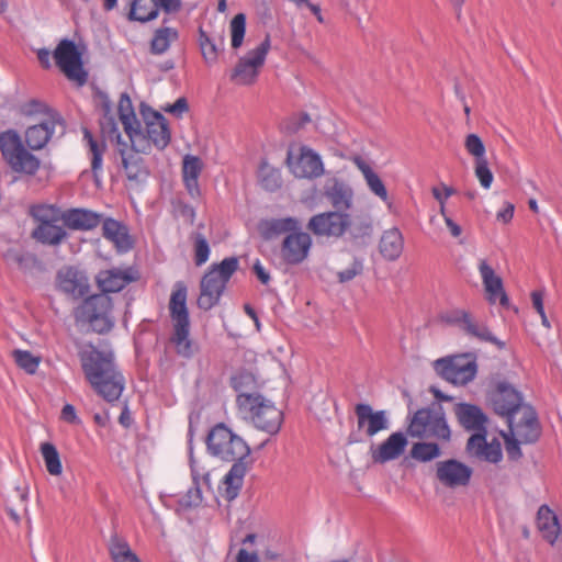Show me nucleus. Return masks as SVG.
<instances>
[{
	"label": "nucleus",
	"instance_id": "a18cd8bd",
	"mask_svg": "<svg viewBox=\"0 0 562 562\" xmlns=\"http://www.w3.org/2000/svg\"><path fill=\"white\" fill-rule=\"evenodd\" d=\"M47 472L58 476L63 472V465L57 448L50 442H43L40 447Z\"/></svg>",
	"mask_w": 562,
	"mask_h": 562
},
{
	"label": "nucleus",
	"instance_id": "cd10ccee",
	"mask_svg": "<svg viewBox=\"0 0 562 562\" xmlns=\"http://www.w3.org/2000/svg\"><path fill=\"white\" fill-rule=\"evenodd\" d=\"M324 194L334 211L347 212L353 205V189L345 180L334 178L325 186Z\"/></svg>",
	"mask_w": 562,
	"mask_h": 562
},
{
	"label": "nucleus",
	"instance_id": "f257e3e1",
	"mask_svg": "<svg viewBox=\"0 0 562 562\" xmlns=\"http://www.w3.org/2000/svg\"><path fill=\"white\" fill-rule=\"evenodd\" d=\"M78 357L92 390L108 403L117 402L125 389V378L112 348L105 344H83L78 349Z\"/></svg>",
	"mask_w": 562,
	"mask_h": 562
},
{
	"label": "nucleus",
	"instance_id": "a211bd4d",
	"mask_svg": "<svg viewBox=\"0 0 562 562\" xmlns=\"http://www.w3.org/2000/svg\"><path fill=\"white\" fill-rule=\"evenodd\" d=\"M117 111L120 121L123 124L133 148L136 151H146L148 149V143L144 136L140 123L136 117L132 100L126 92L122 93L120 97Z\"/></svg>",
	"mask_w": 562,
	"mask_h": 562
},
{
	"label": "nucleus",
	"instance_id": "aec40b11",
	"mask_svg": "<svg viewBox=\"0 0 562 562\" xmlns=\"http://www.w3.org/2000/svg\"><path fill=\"white\" fill-rule=\"evenodd\" d=\"M57 289L67 296L79 300L90 289L89 279L85 271L75 267H65L57 272Z\"/></svg>",
	"mask_w": 562,
	"mask_h": 562
},
{
	"label": "nucleus",
	"instance_id": "1a4fd4ad",
	"mask_svg": "<svg viewBox=\"0 0 562 562\" xmlns=\"http://www.w3.org/2000/svg\"><path fill=\"white\" fill-rule=\"evenodd\" d=\"M0 151L4 161L15 172L34 176L40 169V159L24 147L21 136L14 130L0 134Z\"/></svg>",
	"mask_w": 562,
	"mask_h": 562
},
{
	"label": "nucleus",
	"instance_id": "37998d69",
	"mask_svg": "<svg viewBox=\"0 0 562 562\" xmlns=\"http://www.w3.org/2000/svg\"><path fill=\"white\" fill-rule=\"evenodd\" d=\"M3 257L8 265L23 271H29L37 265V258L22 249L10 248L4 252Z\"/></svg>",
	"mask_w": 562,
	"mask_h": 562
},
{
	"label": "nucleus",
	"instance_id": "9d476101",
	"mask_svg": "<svg viewBox=\"0 0 562 562\" xmlns=\"http://www.w3.org/2000/svg\"><path fill=\"white\" fill-rule=\"evenodd\" d=\"M434 370L453 385H465L474 380L477 364L470 353L453 355L435 360Z\"/></svg>",
	"mask_w": 562,
	"mask_h": 562
},
{
	"label": "nucleus",
	"instance_id": "2f4dec72",
	"mask_svg": "<svg viewBox=\"0 0 562 562\" xmlns=\"http://www.w3.org/2000/svg\"><path fill=\"white\" fill-rule=\"evenodd\" d=\"M103 237L114 244L117 251L126 252L133 241L125 225L114 218H105L102 223Z\"/></svg>",
	"mask_w": 562,
	"mask_h": 562
},
{
	"label": "nucleus",
	"instance_id": "8fccbe9b",
	"mask_svg": "<svg viewBox=\"0 0 562 562\" xmlns=\"http://www.w3.org/2000/svg\"><path fill=\"white\" fill-rule=\"evenodd\" d=\"M547 295V291L544 288H539L529 293V299L531 302V307L535 310V312L540 316L541 324L546 328H550V322L548 319V316L546 314V307H544V297Z\"/></svg>",
	"mask_w": 562,
	"mask_h": 562
},
{
	"label": "nucleus",
	"instance_id": "5fc2aeb1",
	"mask_svg": "<svg viewBox=\"0 0 562 562\" xmlns=\"http://www.w3.org/2000/svg\"><path fill=\"white\" fill-rule=\"evenodd\" d=\"M468 153L475 157V161L485 158V146L482 139L476 134H469L464 143Z\"/></svg>",
	"mask_w": 562,
	"mask_h": 562
},
{
	"label": "nucleus",
	"instance_id": "473e14b6",
	"mask_svg": "<svg viewBox=\"0 0 562 562\" xmlns=\"http://www.w3.org/2000/svg\"><path fill=\"white\" fill-rule=\"evenodd\" d=\"M381 256L387 261L397 260L404 250V237L397 227L384 231L379 241Z\"/></svg>",
	"mask_w": 562,
	"mask_h": 562
},
{
	"label": "nucleus",
	"instance_id": "72a5a7b5",
	"mask_svg": "<svg viewBox=\"0 0 562 562\" xmlns=\"http://www.w3.org/2000/svg\"><path fill=\"white\" fill-rule=\"evenodd\" d=\"M203 169V162L200 157L186 155L182 162V180L184 187L192 198L200 195L199 178Z\"/></svg>",
	"mask_w": 562,
	"mask_h": 562
},
{
	"label": "nucleus",
	"instance_id": "c85d7f7f",
	"mask_svg": "<svg viewBox=\"0 0 562 562\" xmlns=\"http://www.w3.org/2000/svg\"><path fill=\"white\" fill-rule=\"evenodd\" d=\"M536 527L541 538L551 546L562 536V528L557 514L546 504L541 505L537 512Z\"/></svg>",
	"mask_w": 562,
	"mask_h": 562
},
{
	"label": "nucleus",
	"instance_id": "774afa93",
	"mask_svg": "<svg viewBox=\"0 0 562 562\" xmlns=\"http://www.w3.org/2000/svg\"><path fill=\"white\" fill-rule=\"evenodd\" d=\"M236 562H259V557L257 552H248L241 548L236 554Z\"/></svg>",
	"mask_w": 562,
	"mask_h": 562
},
{
	"label": "nucleus",
	"instance_id": "393cba45",
	"mask_svg": "<svg viewBox=\"0 0 562 562\" xmlns=\"http://www.w3.org/2000/svg\"><path fill=\"white\" fill-rule=\"evenodd\" d=\"M479 272L482 279L484 290L486 292V300L490 304L499 303L502 306L509 305V299L504 290L503 280L497 276L485 259L479 262Z\"/></svg>",
	"mask_w": 562,
	"mask_h": 562
},
{
	"label": "nucleus",
	"instance_id": "6e6552de",
	"mask_svg": "<svg viewBox=\"0 0 562 562\" xmlns=\"http://www.w3.org/2000/svg\"><path fill=\"white\" fill-rule=\"evenodd\" d=\"M77 323L88 325L93 331L104 334L115 324L113 302L106 294H93L86 297L74 311Z\"/></svg>",
	"mask_w": 562,
	"mask_h": 562
},
{
	"label": "nucleus",
	"instance_id": "3c124183",
	"mask_svg": "<svg viewBox=\"0 0 562 562\" xmlns=\"http://www.w3.org/2000/svg\"><path fill=\"white\" fill-rule=\"evenodd\" d=\"M246 32V15L244 13L236 14L231 21L232 47L241 46Z\"/></svg>",
	"mask_w": 562,
	"mask_h": 562
},
{
	"label": "nucleus",
	"instance_id": "6e6d98bb",
	"mask_svg": "<svg viewBox=\"0 0 562 562\" xmlns=\"http://www.w3.org/2000/svg\"><path fill=\"white\" fill-rule=\"evenodd\" d=\"M475 176L484 189L491 188L494 177L486 159L475 161Z\"/></svg>",
	"mask_w": 562,
	"mask_h": 562
},
{
	"label": "nucleus",
	"instance_id": "bb28decb",
	"mask_svg": "<svg viewBox=\"0 0 562 562\" xmlns=\"http://www.w3.org/2000/svg\"><path fill=\"white\" fill-rule=\"evenodd\" d=\"M453 322L460 324L462 330H464L467 335L474 337L480 341L491 342L496 345L499 349L505 346V344L501 341L484 323L475 322L467 311H456L453 313Z\"/></svg>",
	"mask_w": 562,
	"mask_h": 562
},
{
	"label": "nucleus",
	"instance_id": "4c0bfd02",
	"mask_svg": "<svg viewBox=\"0 0 562 562\" xmlns=\"http://www.w3.org/2000/svg\"><path fill=\"white\" fill-rule=\"evenodd\" d=\"M178 37L179 33L175 27L162 26L157 29L150 41V53L153 55L165 54Z\"/></svg>",
	"mask_w": 562,
	"mask_h": 562
},
{
	"label": "nucleus",
	"instance_id": "e433bc0d",
	"mask_svg": "<svg viewBox=\"0 0 562 562\" xmlns=\"http://www.w3.org/2000/svg\"><path fill=\"white\" fill-rule=\"evenodd\" d=\"M83 139L87 142L89 155L91 157V170L94 180L98 182L103 172V154L105 151L104 142L97 140L89 130L83 131Z\"/></svg>",
	"mask_w": 562,
	"mask_h": 562
},
{
	"label": "nucleus",
	"instance_id": "f8f14e48",
	"mask_svg": "<svg viewBox=\"0 0 562 562\" xmlns=\"http://www.w3.org/2000/svg\"><path fill=\"white\" fill-rule=\"evenodd\" d=\"M270 47V36L267 35L256 48L238 60L232 72V80L238 85H251L258 76L259 68L265 64Z\"/></svg>",
	"mask_w": 562,
	"mask_h": 562
},
{
	"label": "nucleus",
	"instance_id": "423d86ee",
	"mask_svg": "<svg viewBox=\"0 0 562 562\" xmlns=\"http://www.w3.org/2000/svg\"><path fill=\"white\" fill-rule=\"evenodd\" d=\"M187 285L179 281L170 296L169 312L173 325L171 341L176 347L177 353L190 358L193 353L192 342L190 340V317L187 307Z\"/></svg>",
	"mask_w": 562,
	"mask_h": 562
},
{
	"label": "nucleus",
	"instance_id": "f3484780",
	"mask_svg": "<svg viewBox=\"0 0 562 562\" xmlns=\"http://www.w3.org/2000/svg\"><path fill=\"white\" fill-rule=\"evenodd\" d=\"M143 117L145 122V130H143L146 142L148 143V149L140 151L142 154H148L151 146L159 150L165 149L171 139V132L166 117L151 109L147 111L143 110Z\"/></svg>",
	"mask_w": 562,
	"mask_h": 562
},
{
	"label": "nucleus",
	"instance_id": "dca6fc26",
	"mask_svg": "<svg viewBox=\"0 0 562 562\" xmlns=\"http://www.w3.org/2000/svg\"><path fill=\"white\" fill-rule=\"evenodd\" d=\"M57 66L65 75L77 81L80 86L87 81V72L82 68L81 54L75 43L70 40H63L54 52Z\"/></svg>",
	"mask_w": 562,
	"mask_h": 562
},
{
	"label": "nucleus",
	"instance_id": "13d9d810",
	"mask_svg": "<svg viewBox=\"0 0 562 562\" xmlns=\"http://www.w3.org/2000/svg\"><path fill=\"white\" fill-rule=\"evenodd\" d=\"M542 434V427L539 422L538 413L533 406L529 404V445L537 442Z\"/></svg>",
	"mask_w": 562,
	"mask_h": 562
},
{
	"label": "nucleus",
	"instance_id": "864d4df0",
	"mask_svg": "<svg viewBox=\"0 0 562 562\" xmlns=\"http://www.w3.org/2000/svg\"><path fill=\"white\" fill-rule=\"evenodd\" d=\"M204 487V485L192 484L187 493L179 499L180 506L183 508L198 506L202 502V491Z\"/></svg>",
	"mask_w": 562,
	"mask_h": 562
},
{
	"label": "nucleus",
	"instance_id": "6ab92c4d",
	"mask_svg": "<svg viewBox=\"0 0 562 562\" xmlns=\"http://www.w3.org/2000/svg\"><path fill=\"white\" fill-rule=\"evenodd\" d=\"M472 474V468L457 459H448L436 463L437 480L449 488L468 486Z\"/></svg>",
	"mask_w": 562,
	"mask_h": 562
},
{
	"label": "nucleus",
	"instance_id": "c03bdc74",
	"mask_svg": "<svg viewBox=\"0 0 562 562\" xmlns=\"http://www.w3.org/2000/svg\"><path fill=\"white\" fill-rule=\"evenodd\" d=\"M109 550L113 562H142L127 541L116 536L111 539Z\"/></svg>",
	"mask_w": 562,
	"mask_h": 562
},
{
	"label": "nucleus",
	"instance_id": "39448f33",
	"mask_svg": "<svg viewBox=\"0 0 562 562\" xmlns=\"http://www.w3.org/2000/svg\"><path fill=\"white\" fill-rule=\"evenodd\" d=\"M104 114L101 119V128L104 134L111 139H116L120 147L119 151L122 158V165L125 170L126 177L130 181L135 183H143L147 180L149 171L144 162V159L139 156L140 151H136L133 147L127 148V145L121 142L122 136L119 131L117 123L112 115V108L110 100L105 97L103 102Z\"/></svg>",
	"mask_w": 562,
	"mask_h": 562
},
{
	"label": "nucleus",
	"instance_id": "79ce46f5",
	"mask_svg": "<svg viewBox=\"0 0 562 562\" xmlns=\"http://www.w3.org/2000/svg\"><path fill=\"white\" fill-rule=\"evenodd\" d=\"M232 387L237 392V407L239 408V400L243 395H260L256 392L257 381L255 376L246 371L234 374L231 379Z\"/></svg>",
	"mask_w": 562,
	"mask_h": 562
},
{
	"label": "nucleus",
	"instance_id": "58836bf2",
	"mask_svg": "<svg viewBox=\"0 0 562 562\" xmlns=\"http://www.w3.org/2000/svg\"><path fill=\"white\" fill-rule=\"evenodd\" d=\"M189 439H188V453H189V463L191 469L192 484L204 485L205 488L211 487V479L210 472L205 470L203 465L195 459L193 454V429L190 426L189 428Z\"/></svg>",
	"mask_w": 562,
	"mask_h": 562
},
{
	"label": "nucleus",
	"instance_id": "de8ad7c7",
	"mask_svg": "<svg viewBox=\"0 0 562 562\" xmlns=\"http://www.w3.org/2000/svg\"><path fill=\"white\" fill-rule=\"evenodd\" d=\"M13 359L19 368L29 374H34L40 366V358L33 356L27 350L15 349L12 352Z\"/></svg>",
	"mask_w": 562,
	"mask_h": 562
},
{
	"label": "nucleus",
	"instance_id": "49530a36",
	"mask_svg": "<svg viewBox=\"0 0 562 562\" xmlns=\"http://www.w3.org/2000/svg\"><path fill=\"white\" fill-rule=\"evenodd\" d=\"M440 454V447L435 442H415L411 449V457L419 462L432 461Z\"/></svg>",
	"mask_w": 562,
	"mask_h": 562
},
{
	"label": "nucleus",
	"instance_id": "0e129e2a",
	"mask_svg": "<svg viewBox=\"0 0 562 562\" xmlns=\"http://www.w3.org/2000/svg\"><path fill=\"white\" fill-rule=\"evenodd\" d=\"M157 8H161L166 13H176L181 9L180 0H155Z\"/></svg>",
	"mask_w": 562,
	"mask_h": 562
},
{
	"label": "nucleus",
	"instance_id": "ea45409f",
	"mask_svg": "<svg viewBox=\"0 0 562 562\" xmlns=\"http://www.w3.org/2000/svg\"><path fill=\"white\" fill-rule=\"evenodd\" d=\"M258 180L260 186L269 192H274L282 186L281 171L262 159L258 168Z\"/></svg>",
	"mask_w": 562,
	"mask_h": 562
},
{
	"label": "nucleus",
	"instance_id": "f03ea898",
	"mask_svg": "<svg viewBox=\"0 0 562 562\" xmlns=\"http://www.w3.org/2000/svg\"><path fill=\"white\" fill-rule=\"evenodd\" d=\"M206 448L211 456L225 462H233L223 483L226 499H235L243 487L247 472L245 460L250 454L248 443L225 424L220 423L210 430L206 437Z\"/></svg>",
	"mask_w": 562,
	"mask_h": 562
},
{
	"label": "nucleus",
	"instance_id": "a19ab883",
	"mask_svg": "<svg viewBox=\"0 0 562 562\" xmlns=\"http://www.w3.org/2000/svg\"><path fill=\"white\" fill-rule=\"evenodd\" d=\"M158 16L155 0H132L128 19L137 22H149Z\"/></svg>",
	"mask_w": 562,
	"mask_h": 562
},
{
	"label": "nucleus",
	"instance_id": "20e7f679",
	"mask_svg": "<svg viewBox=\"0 0 562 562\" xmlns=\"http://www.w3.org/2000/svg\"><path fill=\"white\" fill-rule=\"evenodd\" d=\"M237 257H226L220 263H213L202 277L198 306L209 311L218 304L232 276L237 271Z\"/></svg>",
	"mask_w": 562,
	"mask_h": 562
},
{
	"label": "nucleus",
	"instance_id": "c756f323",
	"mask_svg": "<svg viewBox=\"0 0 562 562\" xmlns=\"http://www.w3.org/2000/svg\"><path fill=\"white\" fill-rule=\"evenodd\" d=\"M407 442V438L402 431L393 432L376 449H372V460L375 463L395 460L404 452Z\"/></svg>",
	"mask_w": 562,
	"mask_h": 562
},
{
	"label": "nucleus",
	"instance_id": "ddd939ff",
	"mask_svg": "<svg viewBox=\"0 0 562 562\" xmlns=\"http://www.w3.org/2000/svg\"><path fill=\"white\" fill-rule=\"evenodd\" d=\"M351 215L348 212L327 211L313 215L307 228L316 236L341 237L351 226Z\"/></svg>",
	"mask_w": 562,
	"mask_h": 562
},
{
	"label": "nucleus",
	"instance_id": "7ed1b4c3",
	"mask_svg": "<svg viewBox=\"0 0 562 562\" xmlns=\"http://www.w3.org/2000/svg\"><path fill=\"white\" fill-rule=\"evenodd\" d=\"M459 423L468 430H476L467 442V452L471 458L498 463L503 459L502 445L498 439H486L487 416L474 404L460 403L456 407Z\"/></svg>",
	"mask_w": 562,
	"mask_h": 562
},
{
	"label": "nucleus",
	"instance_id": "e2e57ef3",
	"mask_svg": "<svg viewBox=\"0 0 562 562\" xmlns=\"http://www.w3.org/2000/svg\"><path fill=\"white\" fill-rule=\"evenodd\" d=\"M529 211H532L536 215H539L538 222L540 226H543L544 223L550 224V221L547 216V211L544 207H541L538 205L537 201L535 199L529 198Z\"/></svg>",
	"mask_w": 562,
	"mask_h": 562
},
{
	"label": "nucleus",
	"instance_id": "052dcab7",
	"mask_svg": "<svg viewBox=\"0 0 562 562\" xmlns=\"http://www.w3.org/2000/svg\"><path fill=\"white\" fill-rule=\"evenodd\" d=\"M188 101L183 97L177 99L175 103L169 104L165 108L166 112L175 115L176 117H181L186 112H188Z\"/></svg>",
	"mask_w": 562,
	"mask_h": 562
},
{
	"label": "nucleus",
	"instance_id": "9b49d317",
	"mask_svg": "<svg viewBox=\"0 0 562 562\" xmlns=\"http://www.w3.org/2000/svg\"><path fill=\"white\" fill-rule=\"evenodd\" d=\"M409 432L413 437L436 438L442 441H448L451 437L450 427L441 408L418 409L412 418Z\"/></svg>",
	"mask_w": 562,
	"mask_h": 562
},
{
	"label": "nucleus",
	"instance_id": "4be33fe9",
	"mask_svg": "<svg viewBox=\"0 0 562 562\" xmlns=\"http://www.w3.org/2000/svg\"><path fill=\"white\" fill-rule=\"evenodd\" d=\"M137 280V271L132 267L111 268L99 271L95 277L97 284L102 294L122 291L130 283Z\"/></svg>",
	"mask_w": 562,
	"mask_h": 562
},
{
	"label": "nucleus",
	"instance_id": "680f3d73",
	"mask_svg": "<svg viewBox=\"0 0 562 562\" xmlns=\"http://www.w3.org/2000/svg\"><path fill=\"white\" fill-rule=\"evenodd\" d=\"M60 418L71 425H80L81 419L77 415L76 408L72 404H65L61 408Z\"/></svg>",
	"mask_w": 562,
	"mask_h": 562
},
{
	"label": "nucleus",
	"instance_id": "69168bd1",
	"mask_svg": "<svg viewBox=\"0 0 562 562\" xmlns=\"http://www.w3.org/2000/svg\"><path fill=\"white\" fill-rule=\"evenodd\" d=\"M252 269L262 284H268L270 282V273L265 269L259 259L255 261Z\"/></svg>",
	"mask_w": 562,
	"mask_h": 562
},
{
	"label": "nucleus",
	"instance_id": "4d7b16f0",
	"mask_svg": "<svg viewBox=\"0 0 562 562\" xmlns=\"http://www.w3.org/2000/svg\"><path fill=\"white\" fill-rule=\"evenodd\" d=\"M200 46L205 61L214 63L217 58V47L203 31L200 32Z\"/></svg>",
	"mask_w": 562,
	"mask_h": 562
},
{
	"label": "nucleus",
	"instance_id": "bf43d9fd",
	"mask_svg": "<svg viewBox=\"0 0 562 562\" xmlns=\"http://www.w3.org/2000/svg\"><path fill=\"white\" fill-rule=\"evenodd\" d=\"M362 271H363L362 260L355 258L349 267H347L346 269H344L337 273V278H338L339 282L345 283V282L352 280L357 276L361 274Z\"/></svg>",
	"mask_w": 562,
	"mask_h": 562
},
{
	"label": "nucleus",
	"instance_id": "2eb2a0df",
	"mask_svg": "<svg viewBox=\"0 0 562 562\" xmlns=\"http://www.w3.org/2000/svg\"><path fill=\"white\" fill-rule=\"evenodd\" d=\"M312 246L311 235L301 227L284 236L280 245V257L289 266H299L308 258Z\"/></svg>",
	"mask_w": 562,
	"mask_h": 562
},
{
	"label": "nucleus",
	"instance_id": "4468645a",
	"mask_svg": "<svg viewBox=\"0 0 562 562\" xmlns=\"http://www.w3.org/2000/svg\"><path fill=\"white\" fill-rule=\"evenodd\" d=\"M492 405L496 414L507 420L512 435H515L514 418L522 404V395L506 382L498 383L491 396Z\"/></svg>",
	"mask_w": 562,
	"mask_h": 562
},
{
	"label": "nucleus",
	"instance_id": "7c9ffc66",
	"mask_svg": "<svg viewBox=\"0 0 562 562\" xmlns=\"http://www.w3.org/2000/svg\"><path fill=\"white\" fill-rule=\"evenodd\" d=\"M59 121L55 117H47L38 124L32 125L25 131V142L31 149L38 150L52 138Z\"/></svg>",
	"mask_w": 562,
	"mask_h": 562
},
{
	"label": "nucleus",
	"instance_id": "5701e85b",
	"mask_svg": "<svg viewBox=\"0 0 562 562\" xmlns=\"http://www.w3.org/2000/svg\"><path fill=\"white\" fill-rule=\"evenodd\" d=\"M288 164L296 178L313 179L321 177L324 166L321 156L311 148L302 147L300 156L293 160L291 154L288 156Z\"/></svg>",
	"mask_w": 562,
	"mask_h": 562
},
{
	"label": "nucleus",
	"instance_id": "a878e982",
	"mask_svg": "<svg viewBox=\"0 0 562 562\" xmlns=\"http://www.w3.org/2000/svg\"><path fill=\"white\" fill-rule=\"evenodd\" d=\"M60 220L71 231L88 232L101 224L102 215L89 209L70 207L61 212Z\"/></svg>",
	"mask_w": 562,
	"mask_h": 562
},
{
	"label": "nucleus",
	"instance_id": "338daca9",
	"mask_svg": "<svg viewBox=\"0 0 562 562\" xmlns=\"http://www.w3.org/2000/svg\"><path fill=\"white\" fill-rule=\"evenodd\" d=\"M514 211H515V206L514 204L512 203H506L503 209H501L497 214H496V218L499 221V222H503V223H508L513 216H514Z\"/></svg>",
	"mask_w": 562,
	"mask_h": 562
},
{
	"label": "nucleus",
	"instance_id": "c9c22d12",
	"mask_svg": "<svg viewBox=\"0 0 562 562\" xmlns=\"http://www.w3.org/2000/svg\"><path fill=\"white\" fill-rule=\"evenodd\" d=\"M301 222L292 216L270 218L262 221L260 224L261 232L265 238L270 239L279 235H288L301 228Z\"/></svg>",
	"mask_w": 562,
	"mask_h": 562
},
{
	"label": "nucleus",
	"instance_id": "0eeeda50",
	"mask_svg": "<svg viewBox=\"0 0 562 562\" xmlns=\"http://www.w3.org/2000/svg\"><path fill=\"white\" fill-rule=\"evenodd\" d=\"M239 414L244 419H250L256 428L271 436L279 432L283 422L282 412L261 394L243 395L239 400Z\"/></svg>",
	"mask_w": 562,
	"mask_h": 562
},
{
	"label": "nucleus",
	"instance_id": "b1692460",
	"mask_svg": "<svg viewBox=\"0 0 562 562\" xmlns=\"http://www.w3.org/2000/svg\"><path fill=\"white\" fill-rule=\"evenodd\" d=\"M357 425L359 429H364L369 437H373L382 430L390 427V420L386 411H373L371 405L360 403L355 408Z\"/></svg>",
	"mask_w": 562,
	"mask_h": 562
},
{
	"label": "nucleus",
	"instance_id": "09e8293b",
	"mask_svg": "<svg viewBox=\"0 0 562 562\" xmlns=\"http://www.w3.org/2000/svg\"><path fill=\"white\" fill-rule=\"evenodd\" d=\"M192 239L194 245V263L196 266H202L210 258L211 248L209 241L206 237L200 232L194 233L192 235Z\"/></svg>",
	"mask_w": 562,
	"mask_h": 562
},
{
	"label": "nucleus",
	"instance_id": "f704fd0d",
	"mask_svg": "<svg viewBox=\"0 0 562 562\" xmlns=\"http://www.w3.org/2000/svg\"><path fill=\"white\" fill-rule=\"evenodd\" d=\"M353 164L357 166V168L361 171L366 183L369 188V190L380 198L383 202L387 203L389 207L391 206V203L389 202V194L387 190L379 177V175L372 169V167L360 156H356L353 158Z\"/></svg>",
	"mask_w": 562,
	"mask_h": 562
},
{
	"label": "nucleus",
	"instance_id": "412c9836",
	"mask_svg": "<svg viewBox=\"0 0 562 562\" xmlns=\"http://www.w3.org/2000/svg\"><path fill=\"white\" fill-rule=\"evenodd\" d=\"M49 207L41 206L34 212L40 223L33 232V237L41 244L57 246L67 238L68 234L64 227L56 225L49 218Z\"/></svg>",
	"mask_w": 562,
	"mask_h": 562
},
{
	"label": "nucleus",
	"instance_id": "603ef678",
	"mask_svg": "<svg viewBox=\"0 0 562 562\" xmlns=\"http://www.w3.org/2000/svg\"><path fill=\"white\" fill-rule=\"evenodd\" d=\"M521 426L515 425V435H512L510 429L508 428V434H503L505 438V448L508 454V458L512 460H516L521 456L520 451V442L515 438L516 436H520Z\"/></svg>",
	"mask_w": 562,
	"mask_h": 562
}]
</instances>
